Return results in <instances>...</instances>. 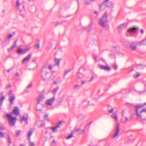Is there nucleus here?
<instances>
[{
	"label": "nucleus",
	"instance_id": "nucleus-1",
	"mask_svg": "<svg viewBox=\"0 0 146 146\" xmlns=\"http://www.w3.org/2000/svg\"><path fill=\"white\" fill-rule=\"evenodd\" d=\"M135 107L136 114L137 117H141L142 116V113L143 112L146 113V109L144 108V105L138 104L135 106Z\"/></svg>",
	"mask_w": 146,
	"mask_h": 146
},
{
	"label": "nucleus",
	"instance_id": "nucleus-2",
	"mask_svg": "<svg viewBox=\"0 0 146 146\" xmlns=\"http://www.w3.org/2000/svg\"><path fill=\"white\" fill-rule=\"evenodd\" d=\"M119 123H117L115 128L110 133V136L112 139L117 138L119 136Z\"/></svg>",
	"mask_w": 146,
	"mask_h": 146
},
{
	"label": "nucleus",
	"instance_id": "nucleus-3",
	"mask_svg": "<svg viewBox=\"0 0 146 146\" xmlns=\"http://www.w3.org/2000/svg\"><path fill=\"white\" fill-rule=\"evenodd\" d=\"M6 117L9 123L11 125L14 126L15 125L17 119L16 117H13V114L12 113H7L6 114Z\"/></svg>",
	"mask_w": 146,
	"mask_h": 146
},
{
	"label": "nucleus",
	"instance_id": "nucleus-4",
	"mask_svg": "<svg viewBox=\"0 0 146 146\" xmlns=\"http://www.w3.org/2000/svg\"><path fill=\"white\" fill-rule=\"evenodd\" d=\"M108 14L105 13L99 21L100 24L103 27H106L108 25Z\"/></svg>",
	"mask_w": 146,
	"mask_h": 146
},
{
	"label": "nucleus",
	"instance_id": "nucleus-5",
	"mask_svg": "<svg viewBox=\"0 0 146 146\" xmlns=\"http://www.w3.org/2000/svg\"><path fill=\"white\" fill-rule=\"evenodd\" d=\"M114 109L113 108H111L109 109V111L110 113H112L111 115V117L115 121L117 122L118 121V117L117 113L113 112Z\"/></svg>",
	"mask_w": 146,
	"mask_h": 146
},
{
	"label": "nucleus",
	"instance_id": "nucleus-6",
	"mask_svg": "<svg viewBox=\"0 0 146 146\" xmlns=\"http://www.w3.org/2000/svg\"><path fill=\"white\" fill-rule=\"evenodd\" d=\"M42 76L43 80L48 79V77L47 76L48 74V73L47 72V68L45 66H43L41 70Z\"/></svg>",
	"mask_w": 146,
	"mask_h": 146
},
{
	"label": "nucleus",
	"instance_id": "nucleus-7",
	"mask_svg": "<svg viewBox=\"0 0 146 146\" xmlns=\"http://www.w3.org/2000/svg\"><path fill=\"white\" fill-rule=\"evenodd\" d=\"M62 124L61 122H60L56 127L49 128L46 129V133H51L55 132L57 130V128L59 127L60 125Z\"/></svg>",
	"mask_w": 146,
	"mask_h": 146
},
{
	"label": "nucleus",
	"instance_id": "nucleus-8",
	"mask_svg": "<svg viewBox=\"0 0 146 146\" xmlns=\"http://www.w3.org/2000/svg\"><path fill=\"white\" fill-rule=\"evenodd\" d=\"M55 100V96H54L53 97L47 100L45 102V104L47 107L49 109H51V107L49 108V106L52 107V104Z\"/></svg>",
	"mask_w": 146,
	"mask_h": 146
},
{
	"label": "nucleus",
	"instance_id": "nucleus-9",
	"mask_svg": "<svg viewBox=\"0 0 146 146\" xmlns=\"http://www.w3.org/2000/svg\"><path fill=\"white\" fill-rule=\"evenodd\" d=\"M110 3L108 1V0H105L103 3L100 4L99 5V9L102 11L104 9L107 7L109 6V3Z\"/></svg>",
	"mask_w": 146,
	"mask_h": 146
},
{
	"label": "nucleus",
	"instance_id": "nucleus-10",
	"mask_svg": "<svg viewBox=\"0 0 146 146\" xmlns=\"http://www.w3.org/2000/svg\"><path fill=\"white\" fill-rule=\"evenodd\" d=\"M61 59H57L55 58L54 60L55 64H49L48 66V68L50 70H51L52 68L55 66V65H57L59 67L60 65V63Z\"/></svg>",
	"mask_w": 146,
	"mask_h": 146
},
{
	"label": "nucleus",
	"instance_id": "nucleus-11",
	"mask_svg": "<svg viewBox=\"0 0 146 146\" xmlns=\"http://www.w3.org/2000/svg\"><path fill=\"white\" fill-rule=\"evenodd\" d=\"M139 29V28L137 27L131 28L128 29V35L133 36L134 34L136 33Z\"/></svg>",
	"mask_w": 146,
	"mask_h": 146
},
{
	"label": "nucleus",
	"instance_id": "nucleus-12",
	"mask_svg": "<svg viewBox=\"0 0 146 146\" xmlns=\"http://www.w3.org/2000/svg\"><path fill=\"white\" fill-rule=\"evenodd\" d=\"M127 110H123L122 112V118L121 119V121L124 122L126 121L127 120Z\"/></svg>",
	"mask_w": 146,
	"mask_h": 146
},
{
	"label": "nucleus",
	"instance_id": "nucleus-13",
	"mask_svg": "<svg viewBox=\"0 0 146 146\" xmlns=\"http://www.w3.org/2000/svg\"><path fill=\"white\" fill-rule=\"evenodd\" d=\"M17 52V53L19 54H23L26 52L24 48H22L21 47L18 48Z\"/></svg>",
	"mask_w": 146,
	"mask_h": 146
},
{
	"label": "nucleus",
	"instance_id": "nucleus-14",
	"mask_svg": "<svg viewBox=\"0 0 146 146\" xmlns=\"http://www.w3.org/2000/svg\"><path fill=\"white\" fill-rule=\"evenodd\" d=\"M127 26V24L126 23H123L121 24L118 28V30L119 31H121L122 30L125 29Z\"/></svg>",
	"mask_w": 146,
	"mask_h": 146
},
{
	"label": "nucleus",
	"instance_id": "nucleus-15",
	"mask_svg": "<svg viewBox=\"0 0 146 146\" xmlns=\"http://www.w3.org/2000/svg\"><path fill=\"white\" fill-rule=\"evenodd\" d=\"M31 57V55L30 54H29L25 57L22 61V63L23 64L29 62Z\"/></svg>",
	"mask_w": 146,
	"mask_h": 146
},
{
	"label": "nucleus",
	"instance_id": "nucleus-16",
	"mask_svg": "<svg viewBox=\"0 0 146 146\" xmlns=\"http://www.w3.org/2000/svg\"><path fill=\"white\" fill-rule=\"evenodd\" d=\"M100 68L106 71H109L111 69V68L109 67L108 65L106 66L103 65H100Z\"/></svg>",
	"mask_w": 146,
	"mask_h": 146
},
{
	"label": "nucleus",
	"instance_id": "nucleus-17",
	"mask_svg": "<svg viewBox=\"0 0 146 146\" xmlns=\"http://www.w3.org/2000/svg\"><path fill=\"white\" fill-rule=\"evenodd\" d=\"M137 44L135 42H133L130 44V48L132 50H137Z\"/></svg>",
	"mask_w": 146,
	"mask_h": 146
},
{
	"label": "nucleus",
	"instance_id": "nucleus-18",
	"mask_svg": "<svg viewBox=\"0 0 146 146\" xmlns=\"http://www.w3.org/2000/svg\"><path fill=\"white\" fill-rule=\"evenodd\" d=\"M36 123L38 126L39 127L42 126L44 125V121L42 120H40L39 119L37 120Z\"/></svg>",
	"mask_w": 146,
	"mask_h": 146
},
{
	"label": "nucleus",
	"instance_id": "nucleus-19",
	"mask_svg": "<svg viewBox=\"0 0 146 146\" xmlns=\"http://www.w3.org/2000/svg\"><path fill=\"white\" fill-rule=\"evenodd\" d=\"M93 23H91L89 25L88 27H84V29L87 31H89L92 29L93 26Z\"/></svg>",
	"mask_w": 146,
	"mask_h": 146
},
{
	"label": "nucleus",
	"instance_id": "nucleus-20",
	"mask_svg": "<svg viewBox=\"0 0 146 146\" xmlns=\"http://www.w3.org/2000/svg\"><path fill=\"white\" fill-rule=\"evenodd\" d=\"M15 96L13 95V96H9V101L11 105L13 103V102L15 100Z\"/></svg>",
	"mask_w": 146,
	"mask_h": 146
},
{
	"label": "nucleus",
	"instance_id": "nucleus-21",
	"mask_svg": "<svg viewBox=\"0 0 146 146\" xmlns=\"http://www.w3.org/2000/svg\"><path fill=\"white\" fill-rule=\"evenodd\" d=\"M13 113L15 114L18 115L19 114V111L17 107H16L13 110Z\"/></svg>",
	"mask_w": 146,
	"mask_h": 146
},
{
	"label": "nucleus",
	"instance_id": "nucleus-22",
	"mask_svg": "<svg viewBox=\"0 0 146 146\" xmlns=\"http://www.w3.org/2000/svg\"><path fill=\"white\" fill-rule=\"evenodd\" d=\"M28 115L27 114H25L23 115L22 117V118L21 119V120L22 121H25L26 122H27L28 119Z\"/></svg>",
	"mask_w": 146,
	"mask_h": 146
},
{
	"label": "nucleus",
	"instance_id": "nucleus-23",
	"mask_svg": "<svg viewBox=\"0 0 146 146\" xmlns=\"http://www.w3.org/2000/svg\"><path fill=\"white\" fill-rule=\"evenodd\" d=\"M97 76V75L93 73L92 74L91 78L89 80H88V81L89 82L92 81Z\"/></svg>",
	"mask_w": 146,
	"mask_h": 146
},
{
	"label": "nucleus",
	"instance_id": "nucleus-24",
	"mask_svg": "<svg viewBox=\"0 0 146 146\" xmlns=\"http://www.w3.org/2000/svg\"><path fill=\"white\" fill-rule=\"evenodd\" d=\"M13 35L12 34H10L9 35L6 36L5 39V41H8L9 40L13 37Z\"/></svg>",
	"mask_w": 146,
	"mask_h": 146
},
{
	"label": "nucleus",
	"instance_id": "nucleus-25",
	"mask_svg": "<svg viewBox=\"0 0 146 146\" xmlns=\"http://www.w3.org/2000/svg\"><path fill=\"white\" fill-rule=\"evenodd\" d=\"M44 119L48 121H50V119L49 117V114L48 113L45 114L44 116Z\"/></svg>",
	"mask_w": 146,
	"mask_h": 146
},
{
	"label": "nucleus",
	"instance_id": "nucleus-26",
	"mask_svg": "<svg viewBox=\"0 0 146 146\" xmlns=\"http://www.w3.org/2000/svg\"><path fill=\"white\" fill-rule=\"evenodd\" d=\"M21 132V131L20 130L17 129L15 131V133L17 137L19 136Z\"/></svg>",
	"mask_w": 146,
	"mask_h": 146
},
{
	"label": "nucleus",
	"instance_id": "nucleus-27",
	"mask_svg": "<svg viewBox=\"0 0 146 146\" xmlns=\"http://www.w3.org/2000/svg\"><path fill=\"white\" fill-rule=\"evenodd\" d=\"M43 98L44 96L42 95H40L37 100V103L39 104L40 102L42 101Z\"/></svg>",
	"mask_w": 146,
	"mask_h": 146
},
{
	"label": "nucleus",
	"instance_id": "nucleus-28",
	"mask_svg": "<svg viewBox=\"0 0 146 146\" xmlns=\"http://www.w3.org/2000/svg\"><path fill=\"white\" fill-rule=\"evenodd\" d=\"M33 131L32 130H29L27 133V135L28 137L29 140H30V137L33 134Z\"/></svg>",
	"mask_w": 146,
	"mask_h": 146
},
{
	"label": "nucleus",
	"instance_id": "nucleus-29",
	"mask_svg": "<svg viewBox=\"0 0 146 146\" xmlns=\"http://www.w3.org/2000/svg\"><path fill=\"white\" fill-rule=\"evenodd\" d=\"M138 44L139 46L146 45V40H143L141 42H139Z\"/></svg>",
	"mask_w": 146,
	"mask_h": 146
},
{
	"label": "nucleus",
	"instance_id": "nucleus-30",
	"mask_svg": "<svg viewBox=\"0 0 146 146\" xmlns=\"http://www.w3.org/2000/svg\"><path fill=\"white\" fill-rule=\"evenodd\" d=\"M58 89L59 88L58 87H56L55 88L53 89L52 91V93L54 94V96H55L56 94V93Z\"/></svg>",
	"mask_w": 146,
	"mask_h": 146
},
{
	"label": "nucleus",
	"instance_id": "nucleus-31",
	"mask_svg": "<svg viewBox=\"0 0 146 146\" xmlns=\"http://www.w3.org/2000/svg\"><path fill=\"white\" fill-rule=\"evenodd\" d=\"M93 56L96 61H97L100 59L99 57L96 54H94Z\"/></svg>",
	"mask_w": 146,
	"mask_h": 146
},
{
	"label": "nucleus",
	"instance_id": "nucleus-32",
	"mask_svg": "<svg viewBox=\"0 0 146 146\" xmlns=\"http://www.w3.org/2000/svg\"><path fill=\"white\" fill-rule=\"evenodd\" d=\"M140 76V74L139 72H137L133 75V77L135 78H136Z\"/></svg>",
	"mask_w": 146,
	"mask_h": 146
},
{
	"label": "nucleus",
	"instance_id": "nucleus-33",
	"mask_svg": "<svg viewBox=\"0 0 146 146\" xmlns=\"http://www.w3.org/2000/svg\"><path fill=\"white\" fill-rule=\"evenodd\" d=\"M31 48V47L29 46V45H27L26 46V47L24 48L25 49L26 51V52L27 51L30 50Z\"/></svg>",
	"mask_w": 146,
	"mask_h": 146
},
{
	"label": "nucleus",
	"instance_id": "nucleus-34",
	"mask_svg": "<svg viewBox=\"0 0 146 146\" xmlns=\"http://www.w3.org/2000/svg\"><path fill=\"white\" fill-rule=\"evenodd\" d=\"M61 82V80H60V78H58L57 80H56L54 82V84H58Z\"/></svg>",
	"mask_w": 146,
	"mask_h": 146
},
{
	"label": "nucleus",
	"instance_id": "nucleus-35",
	"mask_svg": "<svg viewBox=\"0 0 146 146\" xmlns=\"http://www.w3.org/2000/svg\"><path fill=\"white\" fill-rule=\"evenodd\" d=\"M1 94H2V96L1 99V104H2L3 100H4L5 99V96H3V93H2Z\"/></svg>",
	"mask_w": 146,
	"mask_h": 146
},
{
	"label": "nucleus",
	"instance_id": "nucleus-36",
	"mask_svg": "<svg viewBox=\"0 0 146 146\" xmlns=\"http://www.w3.org/2000/svg\"><path fill=\"white\" fill-rule=\"evenodd\" d=\"M73 133H71L70 135L67 136L66 137V139H69L73 137Z\"/></svg>",
	"mask_w": 146,
	"mask_h": 146
},
{
	"label": "nucleus",
	"instance_id": "nucleus-37",
	"mask_svg": "<svg viewBox=\"0 0 146 146\" xmlns=\"http://www.w3.org/2000/svg\"><path fill=\"white\" fill-rule=\"evenodd\" d=\"M7 140L8 143L9 144H10L11 143H12L11 140L9 136L7 138Z\"/></svg>",
	"mask_w": 146,
	"mask_h": 146
},
{
	"label": "nucleus",
	"instance_id": "nucleus-38",
	"mask_svg": "<svg viewBox=\"0 0 146 146\" xmlns=\"http://www.w3.org/2000/svg\"><path fill=\"white\" fill-rule=\"evenodd\" d=\"M5 129V126L3 125H0V130H3Z\"/></svg>",
	"mask_w": 146,
	"mask_h": 146
},
{
	"label": "nucleus",
	"instance_id": "nucleus-39",
	"mask_svg": "<svg viewBox=\"0 0 146 146\" xmlns=\"http://www.w3.org/2000/svg\"><path fill=\"white\" fill-rule=\"evenodd\" d=\"M0 137H1L3 138L5 137V134L4 133L0 130Z\"/></svg>",
	"mask_w": 146,
	"mask_h": 146
},
{
	"label": "nucleus",
	"instance_id": "nucleus-40",
	"mask_svg": "<svg viewBox=\"0 0 146 146\" xmlns=\"http://www.w3.org/2000/svg\"><path fill=\"white\" fill-rule=\"evenodd\" d=\"M21 3H20L19 0H17L16 2V5L17 7V8L18 9Z\"/></svg>",
	"mask_w": 146,
	"mask_h": 146
},
{
	"label": "nucleus",
	"instance_id": "nucleus-41",
	"mask_svg": "<svg viewBox=\"0 0 146 146\" xmlns=\"http://www.w3.org/2000/svg\"><path fill=\"white\" fill-rule=\"evenodd\" d=\"M17 45L13 44V45L11 47V48L8 49L9 51H10L11 50H13L15 47Z\"/></svg>",
	"mask_w": 146,
	"mask_h": 146
},
{
	"label": "nucleus",
	"instance_id": "nucleus-42",
	"mask_svg": "<svg viewBox=\"0 0 146 146\" xmlns=\"http://www.w3.org/2000/svg\"><path fill=\"white\" fill-rule=\"evenodd\" d=\"M29 146H34L35 144L34 143L31 142L30 140H29Z\"/></svg>",
	"mask_w": 146,
	"mask_h": 146
},
{
	"label": "nucleus",
	"instance_id": "nucleus-43",
	"mask_svg": "<svg viewBox=\"0 0 146 146\" xmlns=\"http://www.w3.org/2000/svg\"><path fill=\"white\" fill-rule=\"evenodd\" d=\"M85 116L84 115H81L78 116V118L80 119H82L85 118Z\"/></svg>",
	"mask_w": 146,
	"mask_h": 146
},
{
	"label": "nucleus",
	"instance_id": "nucleus-44",
	"mask_svg": "<svg viewBox=\"0 0 146 146\" xmlns=\"http://www.w3.org/2000/svg\"><path fill=\"white\" fill-rule=\"evenodd\" d=\"M75 88L76 89H79L81 87V86L78 84H76L74 86Z\"/></svg>",
	"mask_w": 146,
	"mask_h": 146
},
{
	"label": "nucleus",
	"instance_id": "nucleus-45",
	"mask_svg": "<svg viewBox=\"0 0 146 146\" xmlns=\"http://www.w3.org/2000/svg\"><path fill=\"white\" fill-rule=\"evenodd\" d=\"M56 141L54 140H53L51 144V146H55Z\"/></svg>",
	"mask_w": 146,
	"mask_h": 146
},
{
	"label": "nucleus",
	"instance_id": "nucleus-46",
	"mask_svg": "<svg viewBox=\"0 0 146 146\" xmlns=\"http://www.w3.org/2000/svg\"><path fill=\"white\" fill-rule=\"evenodd\" d=\"M40 47V46L39 44H38L36 45H35V48H37V49H38Z\"/></svg>",
	"mask_w": 146,
	"mask_h": 146
},
{
	"label": "nucleus",
	"instance_id": "nucleus-47",
	"mask_svg": "<svg viewBox=\"0 0 146 146\" xmlns=\"http://www.w3.org/2000/svg\"><path fill=\"white\" fill-rule=\"evenodd\" d=\"M32 86V84L31 83H30L27 86L28 88H31Z\"/></svg>",
	"mask_w": 146,
	"mask_h": 146
},
{
	"label": "nucleus",
	"instance_id": "nucleus-48",
	"mask_svg": "<svg viewBox=\"0 0 146 146\" xmlns=\"http://www.w3.org/2000/svg\"><path fill=\"white\" fill-rule=\"evenodd\" d=\"M113 67L115 69H117V66L115 64H114L113 65Z\"/></svg>",
	"mask_w": 146,
	"mask_h": 146
},
{
	"label": "nucleus",
	"instance_id": "nucleus-49",
	"mask_svg": "<svg viewBox=\"0 0 146 146\" xmlns=\"http://www.w3.org/2000/svg\"><path fill=\"white\" fill-rule=\"evenodd\" d=\"M81 83L82 85L85 83V81L82 80L81 81Z\"/></svg>",
	"mask_w": 146,
	"mask_h": 146
},
{
	"label": "nucleus",
	"instance_id": "nucleus-50",
	"mask_svg": "<svg viewBox=\"0 0 146 146\" xmlns=\"http://www.w3.org/2000/svg\"><path fill=\"white\" fill-rule=\"evenodd\" d=\"M70 70H69L68 71V72H65V73H64V76H65V75H66L68 72H70Z\"/></svg>",
	"mask_w": 146,
	"mask_h": 146
},
{
	"label": "nucleus",
	"instance_id": "nucleus-51",
	"mask_svg": "<svg viewBox=\"0 0 146 146\" xmlns=\"http://www.w3.org/2000/svg\"><path fill=\"white\" fill-rule=\"evenodd\" d=\"M12 92V91L11 90L10 91L9 93V96H10L11 95H12V94H11Z\"/></svg>",
	"mask_w": 146,
	"mask_h": 146
},
{
	"label": "nucleus",
	"instance_id": "nucleus-52",
	"mask_svg": "<svg viewBox=\"0 0 146 146\" xmlns=\"http://www.w3.org/2000/svg\"><path fill=\"white\" fill-rule=\"evenodd\" d=\"M10 87H11L10 86V85H8L7 86L6 88L7 89H8V88H10Z\"/></svg>",
	"mask_w": 146,
	"mask_h": 146
},
{
	"label": "nucleus",
	"instance_id": "nucleus-53",
	"mask_svg": "<svg viewBox=\"0 0 146 146\" xmlns=\"http://www.w3.org/2000/svg\"><path fill=\"white\" fill-rule=\"evenodd\" d=\"M141 33L142 34H143V33H144V31L143 30V29H141Z\"/></svg>",
	"mask_w": 146,
	"mask_h": 146
},
{
	"label": "nucleus",
	"instance_id": "nucleus-54",
	"mask_svg": "<svg viewBox=\"0 0 146 146\" xmlns=\"http://www.w3.org/2000/svg\"><path fill=\"white\" fill-rule=\"evenodd\" d=\"M11 70L10 69H8L7 70V72H9L10 71H11Z\"/></svg>",
	"mask_w": 146,
	"mask_h": 146
},
{
	"label": "nucleus",
	"instance_id": "nucleus-55",
	"mask_svg": "<svg viewBox=\"0 0 146 146\" xmlns=\"http://www.w3.org/2000/svg\"><path fill=\"white\" fill-rule=\"evenodd\" d=\"M17 40H16L14 43V44L17 45Z\"/></svg>",
	"mask_w": 146,
	"mask_h": 146
},
{
	"label": "nucleus",
	"instance_id": "nucleus-56",
	"mask_svg": "<svg viewBox=\"0 0 146 146\" xmlns=\"http://www.w3.org/2000/svg\"><path fill=\"white\" fill-rule=\"evenodd\" d=\"M95 13L96 14H97V15H98V12H96V11H95Z\"/></svg>",
	"mask_w": 146,
	"mask_h": 146
},
{
	"label": "nucleus",
	"instance_id": "nucleus-57",
	"mask_svg": "<svg viewBox=\"0 0 146 146\" xmlns=\"http://www.w3.org/2000/svg\"><path fill=\"white\" fill-rule=\"evenodd\" d=\"M86 4H89V2H87V1H86Z\"/></svg>",
	"mask_w": 146,
	"mask_h": 146
},
{
	"label": "nucleus",
	"instance_id": "nucleus-58",
	"mask_svg": "<svg viewBox=\"0 0 146 146\" xmlns=\"http://www.w3.org/2000/svg\"><path fill=\"white\" fill-rule=\"evenodd\" d=\"M89 146H94L92 144H91L89 145Z\"/></svg>",
	"mask_w": 146,
	"mask_h": 146
},
{
	"label": "nucleus",
	"instance_id": "nucleus-59",
	"mask_svg": "<svg viewBox=\"0 0 146 146\" xmlns=\"http://www.w3.org/2000/svg\"><path fill=\"white\" fill-rule=\"evenodd\" d=\"M108 1L110 3L111 2V0H108Z\"/></svg>",
	"mask_w": 146,
	"mask_h": 146
},
{
	"label": "nucleus",
	"instance_id": "nucleus-60",
	"mask_svg": "<svg viewBox=\"0 0 146 146\" xmlns=\"http://www.w3.org/2000/svg\"><path fill=\"white\" fill-rule=\"evenodd\" d=\"M17 76H19V75L18 73H17Z\"/></svg>",
	"mask_w": 146,
	"mask_h": 146
},
{
	"label": "nucleus",
	"instance_id": "nucleus-61",
	"mask_svg": "<svg viewBox=\"0 0 146 146\" xmlns=\"http://www.w3.org/2000/svg\"><path fill=\"white\" fill-rule=\"evenodd\" d=\"M133 70V69H131V70L130 71H128V72H130L131 71H132V70Z\"/></svg>",
	"mask_w": 146,
	"mask_h": 146
},
{
	"label": "nucleus",
	"instance_id": "nucleus-62",
	"mask_svg": "<svg viewBox=\"0 0 146 146\" xmlns=\"http://www.w3.org/2000/svg\"><path fill=\"white\" fill-rule=\"evenodd\" d=\"M20 146H24V145L23 144H21L20 145Z\"/></svg>",
	"mask_w": 146,
	"mask_h": 146
},
{
	"label": "nucleus",
	"instance_id": "nucleus-63",
	"mask_svg": "<svg viewBox=\"0 0 146 146\" xmlns=\"http://www.w3.org/2000/svg\"><path fill=\"white\" fill-rule=\"evenodd\" d=\"M3 13H5V10H3Z\"/></svg>",
	"mask_w": 146,
	"mask_h": 146
},
{
	"label": "nucleus",
	"instance_id": "nucleus-64",
	"mask_svg": "<svg viewBox=\"0 0 146 146\" xmlns=\"http://www.w3.org/2000/svg\"><path fill=\"white\" fill-rule=\"evenodd\" d=\"M22 15V17H23V15Z\"/></svg>",
	"mask_w": 146,
	"mask_h": 146
}]
</instances>
